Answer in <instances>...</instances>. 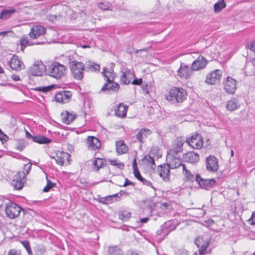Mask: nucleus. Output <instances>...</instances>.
Returning a JSON list of instances; mask_svg holds the SVG:
<instances>
[{
  "label": "nucleus",
  "mask_w": 255,
  "mask_h": 255,
  "mask_svg": "<svg viewBox=\"0 0 255 255\" xmlns=\"http://www.w3.org/2000/svg\"><path fill=\"white\" fill-rule=\"evenodd\" d=\"M9 67L13 70L19 71L24 68L23 63L20 61L17 55H13L8 62Z\"/></svg>",
  "instance_id": "nucleus-18"
},
{
  "label": "nucleus",
  "mask_w": 255,
  "mask_h": 255,
  "mask_svg": "<svg viewBox=\"0 0 255 255\" xmlns=\"http://www.w3.org/2000/svg\"><path fill=\"white\" fill-rule=\"evenodd\" d=\"M206 166L209 172H216L219 169L218 159L215 156L212 155L207 157L206 159Z\"/></svg>",
  "instance_id": "nucleus-12"
},
{
  "label": "nucleus",
  "mask_w": 255,
  "mask_h": 255,
  "mask_svg": "<svg viewBox=\"0 0 255 255\" xmlns=\"http://www.w3.org/2000/svg\"><path fill=\"white\" fill-rule=\"evenodd\" d=\"M183 149V143L181 142L178 141L175 147L172 148L169 150V154L171 156H177L179 152H181Z\"/></svg>",
  "instance_id": "nucleus-35"
},
{
  "label": "nucleus",
  "mask_w": 255,
  "mask_h": 255,
  "mask_svg": "<svg viewBox=\"0 0 255 255\" xmlns=\"http://www.w3.org/2000/svg\"><path fill=\"white\" fill-rule=\"evenodd\" d=\"M192 67L190 68L187 65L182 63L177 71V74L181 78L187 79L192 76Z\"/></svg>",
  "instance_id": "nucleus-16"
},
{
  "label": "nucleus",
  "mask_w": 255,
  "mask_h": 255,
  "mask_svg": "<svg viewBox=\"0 0 255 255\" xmlns=\"http://www.w3.org/2000/svg\"><path fill=\"white\" fill-rule=\"evenodd\" d=\"M119 218L122 220L123 222H127L131 217V214L128 211H123L119 213Z\"/></svg>",
  "instance_id": "nucleus-41"
},
{
  "label": "nucleus",
  "mask_w": 255,
  "mask_h": 255,
  "mask_svg": "<svg viewBox=\"0 0 255 255\" xmlns=\"http://www.w3.org/2000/svg\"><path fill=\"white\" fill-rule=\"evenodd\" d=\"M20 243L23 246V247L25 248L28 254L29 255H32V251L31 250L30 247V243H29V241H28L27 240L21 241Z\"/></svg>",
  "instance_id": "nucleus-43"
},
{
  "label": "nucleus",
  "mask_w": 255,
  "mask_h": 255,
  "mask_svg": "<svg viewBox=\"0 0 255 255\" xmlns=\"http://www.w3.org/2000/svg\"><path fill=\"white\" fill-rule=\"evenodd\" d=\"M61 118L62 123L68 125L75 119V115L66 111L61 114Z\"/></svg>",
  "instance_id": "nucleus-30"
},
{
  "label": "nucleus",
  "mask_w": 255,
  "mask_h": 255,
  "mask_svg": "<svg viewBox=\"0 0 255 255\" xmlns=\"http://www.w3.org/2000/svg\"><path fill=\"white\" fill-rule=\"evenodd\" d=\"M11 78L15 81H18L20 80V77L18 75L13 74L11 76Z\"/></svg>",
  "instance_id": "nucleus-59"
},
{
  "label": "nucleus",
  "mask_w": 255,
  "mask_h": 255,
  "mask_svg": "<svg viewBox=\"0 0 255 255\" xmlns=\"http://www.w3.org/2000/svg\"><path fill=\"white\" fill-rule=\"evenodd\" d=\"M194 243L199 248V253L201 255L203 254L206 251L209 246V243L207 242L203 243V239L200 237H198L195 239Z\"/></svg>",
  "instance_id": "nucleus-24"
},
{
  "label": "nucleus",
  "mask_w": 255,
  "mask_h": 255,
  "mask_svg": "<svg viewBox=\"0 0 255 255\" xmlns=\"http://www.w3.org/2000/svg\"><path fill=\"white\" fill-rule=\"evenodd\" d=\"M107 83L104 84L101 88L100 92H104L108 94H111L113 93L117 92L119 89V85L114 82V81H107Z\"/></svg>",
  "instance_id": "nucleus-13"
},
{
  "label": "nucleus",
  "mask_w": 255,
  "mask_h": 255,
  "mask_svg": "<svg viewBox=\"0 0 255 255\" xmlns=\"http://www.w3.org/2000/svg\"><path fill=\"white\" fill-rule=\"evenodd\" d=\"M51 87L47 86V87H39L35 89L36 90L38 91H42L43 92H46L47 91H49L51 90Z\"/></svg>",
  "instance_id": "nucleus-51"
},
{
  "label": "nucleus",
  "mask_w": 255,
  "mask_h": 255,
  "mask_svg": "<svg viewBox=\"0 0 255 255\" xmlns=\"http://www.w3.org/2000/svg\"><path fill=\"white\" fill-rule=\"evenodd\" d=\"M216 225L217 224H207V227L210 230L217 231V228H216Z\"/></svg>",
  "instance_id": "nucleus-56"
},
{
  "label": "nucleus",
  "mask_w": 255,
  "mask_h": 255,
  "mask_svg": "<svg viewBox=\"0 0 255 255\" xmlns=\"http://www.w3.org/2000/svg\"><path fill=\"white\" fill-rule=\"evenodd\" d=\"M26 137L28 138H30L33 140V137L34 136L31 135L28 131L26 130L25 132Z\"/></svg>",
  "instance_id": "nucleus-60"
},
{
  "label": "nucleus",
  "mask_w": 255,
  "mask_h": 255,
  "mask_svg": "<svg viewBox=\"0 0 255 255\" xmlns=\"http://www.w3.org/2000/svg\"><path fill=\"white\" fill-rule=\"evenodd\" d=\"M47 184L43 188V191L44 192H47L53 187L55 186V184L52 182L49 179L46 177Z\"/></svg>",
  "instance_id": "nucleus-42"
},
{
  "label": "nucleus",
  "mask_w": 255,
  "mask_h": 255,
  "mask_svg": "<svg viewBox=\"0 0 255 255\" xmlns=\"http://www.w3.org/2000/svg\"><path fill=\"white\" fill-rule=\"evenodd\" d=\"M65 71L66 68L63 65L55 62L48 66L46 72L49 76L58 79L65 74Z\"/></svg>",
  "instance_id": "nucleus-4"
},
{
  "label": "nucleus",
  "mask_w": 255,
  "mask_h": 255,
  "mask_svg": "<svg viewBox=\"0 0 255 255\" xmlns=\"http://www.w3.org/2000/svg\"><path fill=\"white\" fill-rule=\"evenodd\" d=\"M27 159V158H25ZM29 163L25 164L23 166V171H19L13 177L11 184L14 189L21 190L26 182V176L29 174L31 169V161L27 159Z\"/></svg>",
  "instance_id": "nucleus-1"
},
{
  "label": "nucleus",
  "mask_w": 255,
  "mask_h": 255,
  "mask_svg": "<svg viewBox=\"0 0 255 255\" xmlns=\"http://www.w3.org/2000/svg\"><path fill=\"white\" fill-rule=\"evenodd\" d=\"M226 6V3L224 0H219L214 5V10L215 12H220Z\"/></svg>",
  "instance_id": "nucleus-40"
},
{
  "label": "nucleus",
  "mask_w": 255,
  "mask_h": 255,
  "mask_svg": "<svg viewBox=\"0 0 255 255\" xmlns=\"http://www.w3.org/2000/svg\"><path fill=\"white\" fill-rule=\"evenodd\" d=\"M98 7L103 10H108L110 7V4L108 2H100L98 3Z\"/></svg>",
  "instance_id": "nucleus-47"
},
{
  "label": "nucleus",
  "mask_w": 255,
  "mask_h": 255,
  "mask_svg": "<svg viewBox=\"0 0 255 255\" xmlns=\"http://www.w3.org/2000/svg\"><path fill=\"white\" fill-rule=\"evenodd\" d=\"M46 72V66L41 61H35L28 71L30 75L37 76H41Z\"/></svg>",
  "instance_id": "nucleus-6"
},
{
  "label": "nucleus",
  "mask_w": 255,
  "mask_h": 255,
  "mask_svg": "<svg viewBox=\"0 0 255 255\" xmlns=\"http://www.w3.org/2000/svg\"><path fill=\"white\" fill-rule=\"evenodd\" d=\"M128 108V106L125 105L123 103H120L116 106L115 109V115L122 118L126 117Z\"/></svg>",
  "instance_id": "nucleus-23"
},
{
  "label": "nucleus",
  "mask_w": 255,
  "mask_h": 255,
  "mask_svg": "<svg viewBox=\"0 0 255 255\" xmlns=\"http://www.w3.org/2000/svg\"><path fill=\"white\" fill-rule=\"evenodd\" d=\"M22 209L17 204L9 202L6 204L5 211L7 216L10 219L17 217Z\"/></svg>",
  "instance_id": "nucleus-5"
},
{
  "label": "nucleus",
  "mask_w": 255,
  "mask_h": 255,
  "mask_svg": "<svg viewBox=\"0 0 255 255\" xmlns=\"http://www.w3.org/2000/svg\"><path fill=\"white\" fill-rule=\"evenodd\" d=\"M208 61L202 56H199L192 64V70L198 71L204 68L207 64Z\"/></svg>",
  "instance_id": "nucleus-19"
},
{
  "label": "nucleus",
  "mask_w": 255,
  "mask_h": 255,
  "mask_svg": "<svg viewBox=\"0 0 255 255\" xmlns=\"http://www.w3.org/2000/svg\"><path fill=\"white\" fill-rule=\"evenodd\" d=\"M124 192L121 191L118 193L113 195L108 196L105 198H101L99 200V202L104 204H109L113 203L114 201H116L120 199L123 195Z\"/></svg>",
  "instance_id": "nucleus-21"
},
{
  "label": "nucleus",
  "mask_w": 255,
  "mask_h": 255,
  "mask_svg": "<svg viewBox=\"0 0 255 255\" xmlns=\"http://www.w3.org/2000/svg\"><path fill=\"white\" fill-rule=\"evenodd\" d=\"M45 32L46 29L43 26L35 25L31 27L29 35L31 38L35 39L43 35Z\"/></svg>",
  "instance_id": "nucleus-14"
},
{
  "label": "nucleus",
  "mask_w": 255,
  "mask_h": 255,
  "mask_svg": "<svg viewBox=\"0 0 255 255\" xmlns=\"http://www.w3.org/2000/svg\"><path fill=\"white\" fill-rule=\"evenodd\" d=\"M109 255H123L124 252L117 246H113L109 247Z\"/></svg>",
  "instance_id": "nucleus-37"
},
{
  "label": "nucleus",
  "mask_w": 255,
  "mask_h": 255,
  "mask_svg": "<svg viewBox=\"0 0 255 255\" xmlns=\"http://www.w3.org/2000/svg\"><path fill=\"white\" fill-rule=\"evenodd\" d=\"M149 219L148 218H146V217L142 218L140 219V222L142 223H146L149 221Z\"/></svg>",
  "instance_id": "nucleus-61"
},
{
  "label": "nucleus",
  "mask_w": 255,
  "mask_h": 255,
  "mask_svg": "<svg viewBox=\"0 0 255 255\" xmlns=\"http://www.w3.org/2000/svg\"><path fill=\"white\" fill-rule=\"evenodd\" d=\"M109 162L112 165L116 166L120 169H123L124 167V164L122 162H118L115 159H109Z\"/></svg>",
  "instance_id": "nucleus-46"
},
{
  "label": "nucleus",
  "mask_w": 255,
  "mask_h": 255,
  "mask_svg": "<svg viewBox=\"0 0 255 255\" xmlns=\"http://www.w3.org/2000/svg\"><path fill=\"white\" fill-rule=\"evenodd\" d=\"M175 224H163L161 227L160 235H167L171 231L175 229Z\"/></svg>",
  "instance_id": "nucleus-29"
},
{
  "label": "nucleus",
  "mask_w": 255,
  "mask_h": 255,
  "mask_svg": "<svg viewBox=\"0 0 255 255\" xmlns=\"http://www.w3.org/2000/svg\"><path fill=\"white\" fill-rule=\"evenodd\" d=\"M183 174L187 181L193 182L195 181V177L189 170L187 169L185 164L182 165Z\"/></svg>",
  "instance_id": "nucleus-36"
},
{
  "label": "nucleus",
  "mask_w": 255,
  "mask_h": 255,
  "mask_svg": "<svg viewBox=\"0 0 255 255\" xmlns=\"http://www.w3.org/2000/svg\"><path fill=\"white\" fill-rule=\"evenodd\" d=\"M134 76V75L127 70L123 73L121 77V82L125 84L128 85L130 83V80Z\"/></svg>",
  "instance_id": "nucleus-33"
},
{
  "label": "nucleus",
  "mask_w": 255,
  "mask_h": 255,
  "mask_svg": "<svg viewBox=\"0 0 255 255\" xmlns=\"http://www.w3.org/2000/svg\"><path fill=\"white\" fill-rule=\"evenodd\" d=\"M240 107L239 103L237 99L232 98L227 102L226 108L230 111H234Z\"/></svg>",
  "instance_id": "nucleus-32"
},
{
  "label": "nucleus",
  "mask_w": 255,
  "mask_h": 255,
  "mask_svg": "<svg viewBox=\"0 0 255 255\" xmlns=\"http://www.w3.org/2000/svg\"><path fill=\"white\" fill-rule=\"evenodd\" d=\"M48 18L50 21L54 22L57 19V15L55 14H49L48 16Z\"/></svg>",
  "instance_id": "nucleus-55"
},
{
  "label": "nucleus",
  "mask_w": 255,
  "mask_h": 255,
  "mask_svg": "<svg viewBox=\"0 0 255 255\" xmlns=\"http://www.w3.org/2000/svg\"><path fill=\"white\" fill-rule=\"evenodd\" d=\"M116 150L119 154H122L128 151V147L123 140H119L116 142Z\"/></svg>",
  "instance_id": "nucleus-27"
},
{
  "label": "nucleus",
  "mask_w": 255,
  "mask_h": 255,
  "mask_svg": "<svg viewBox=\"0 0 255 255\" xmlns=\"http://www.w3.org/2000/svg\"><path fill=\"white\" fill-rule=\"evenodd\" d=\"M8 137L7 135L5 134L0 129V140L2 143L5 142L7 141Z\"/></svg>",
  "instance_id": "nucleus-49"
},
{
  "label": "nucleus",
  "mask_w": 255,
  "mask_h": 255,
  "mask_svg": "<svg viewBox=\"0 0 255 255\" xmlns=\"http://www.w3.org/2000/svg\"><path fill=\"white\" fill-rule=\"evenodd\" d=\"M32 140L39 144L49 143L51 142V140L49 138L43 135L34 136Z\"/></svg>",
  "instance_id": "nucleus-39"
},
{
  "label": "nucleus",
  "mask_w": 255,
  "mask_h": 255,
  "mask_svg": "<svg viewBox=\"0 0 255 255\" xmlns=\"http://www.w3.org/2000/svg\"><path fill=\"white\" fill-rule=\"evenodd\" d=\"M20 44L21 47V49L23 50L24 48L27 46V45H30L32 44L30 43V41L28 39V38L27 37H23L22 38L20 42Z\"/></svg>",
  "instance_id": "nucleus-45"
},
{
  "label": "nucleus",
  "mask_w": 255,
  "mask_h": 255,
  "mask_svg": "<svg viewBox=\"0 0 255 255\" xmlns=\"http://www.w3.org/2000/svg\"><path fill=\"white\" fill-rule=\"evenodd\" d=\"M16 11L14 8L4 9L0 13V19H7Z\"/></svg>",
  "instance_id": "nucleus-34"
},
{
  "label": "nucleus",
  "mask_w": 255,
  "mask_h": 255,
  "mask_svg": "<svg viewBox=\"0 0 255 255\" xmlns=\"http://www.w3.org/2000/svg\"><path fill=\"white\" fill-rule=\"evenodd\" d=\"M142 80L141 78L134 79L131 82L132 85H140L142 84Z\"/></svg>",
  "instance_id": "nucleus-52"
},
{
  "label": "nucleus",
  "mask_w": 255,
  "mask_h": 255,
  "mask_svg": "<svg viewBox=\"0 0 255 255\" xmlns=\"http://www.w3.org/2000/svg\"><path fill=\"white\" fill-rule=\"evenodd\" d=\"M188 252L184 249H180L176 252V255H187Z\"/></svg>",
  "instance_id": "nucleus-50"
},
{
  "label": "nucleus",
  "mask_w": 255,
  "mask_h": 255,
  "mask_svg": "<svg viewBox=\"0 0 255 255\" xmlns=\"http://www.w3.org/2000/svg\"><path fill=\"white\" fill-rule=\"evenodd\" d=\"M172 158L171 159L169 163H167V165L170 169H175L179 167H182V165L181 159L177 156H172Z\"/></svg>",
  "instance_id": "nucleus-26"
},
{
  "label": "nucleus",
  "mask_w": 255,
  "mask_h": 255,
  "mask_svg": "<svg viewBox=\"0 0 255 255\" xmlns=\"http://www.w3.org/2000/svg\"><path fill=\"white\" fill-rule=\"evenodd\" d=\"M134 176L140 181H141L144 185H146L149 187H152L154 191L156 190V189L152 186V183L150 181H148L146 179L143 178L139 171H136L135 173H134Z\"/></svg>",
  "instance_id": "nucleus-38"
},
{
  "label": "nucleus",
  "mask_w": 255,
  "mask_h": 255,
  "mask_svg": "<svg viewBox=\"0 0 255 255\" xmlns=\"http://www.w3.org/2000/svg\"><path fill=\"white\" fill-rule=\"evenodd\" d=\"M224 89L229 94H234L237 89V81L231 77L228 76L224 80Z\"/></svg>",
  "instance_id": "nucleus-7"
},
{
  "label": "nucleus",
  "mask_w": 255,
  "mask_h": 255,
  "mask_svg": "<svg viewBox=\"0 0 255 255\" xmlns=\"http://www.w3.org/2000/svg\"><path fill=\"white\" fill-rule=\"evenodd\" d=\"M71 96L72 93L70 91H63L57 93L55 99L57 102L65 104L70 101Z\"/></svg>",
  "instance_id": "nucleus-17"
},
{
  "label": "nucleus",
  "mask_w": 255,
  "mask_h": 255,
  "mask_svg": "<svg viewBox=\"0 0 255 255\" xmlns=\"http://www.w3.org/2000/svg\"><path fill=\"white\" fill-rule=\"evenodd\" d=\"M106 163V160L101 158H95L93 161V168L95 171H98L101 168H103Z\"/></svg>",
  "instance_id": "nucleus-31"
},
{
  "label": "nucleus",
  "mask_w": 255,
  "mask_h": 255,
  "mask_svg": "<svg viewBox=\"0 0 255 255\" xmlns=\"http://www.w3.org/2000/svg\"><path fill=\"white\" fill-rule=\"evenodd\" d=\"M132 168L134 171V173H135L136 171H139L137 168V165L136 163V158H135L132 162Z\"/></svg>",
  "instance_id": "nucleus-54"
},
{
  "label": "nucleus",
  "mask_w": 255,
  "mask_h": 255,
  "mask_svg": "<svg viewBox=\"0 0 255 255\" xmlns=\"http://www.w3.org/2000/svg\"><path fill=\"white\" fill-rule=\"evenodd\" d=\"M70 157V155L68 153L58 150L55 152L51 156L55 159L56 163L60 165H63L66 161L69 164Z\"/></svg>",
  "instance_id": "nucleus-10"
},
{
  "label": "nucleus",
  "mask_w": 255,
  "mask_h": 255,
  "mask_svg": "<svg viewBox=\"0 0 255 255\" xmlns=\"http://www.w3.org/2000/svg\"><path fill=\"white\" fill-rule=\"evenodd\" d=\"M102 75L105 77V80L106 81H114V70L111 67L110 68L108 69L104 68L103 71L102 72Z\"/></svg>",
  "instance_id": "nucleus-28"
},
{
  "label": "nucleus",
  "mask_w": 255,
  "mask_h": 255,
  "mask_svg": "<svg viewBox=\"0 0 255 255\" xmlns=\"http://www.w3.org/2000/svg\"><path fill=\"white\" fill-rule=\"evenodd\" d=\"M183 159L184 161L189 163H196L199 160V154L194 151H190L183 154Z\"/></svg>",
  "instance_id": "nucleus-22"
},
{
  "label": "nucleus",
  "mask_w": 255,
  "mask_h": 255,
  "mask_svg": "<svg viewBox=\"0 0 255 255\" xmlns=\"http://www.w3.org/2000/svg\"><path fill=\"white\" fill-rule=\"evenodd\" d=\"M86 68H87L88 70L91 71H99L100 69V66L98 64L92 63L89 64V65L86 67Z\"/></svg>",
  "instance_id": "nucleus-44"
},
{
  "label": "nucleus",
  "mask_w": 255,
  "mask_h": 255,
  "mask_svg": "<svg viewBox=\"0 0 255 255\" xmlns=\"http://www.w3.org/2000/svg\"><path fill=\"white\" fill-rule=\"evenodd\" d=\"M187 97V92L182 88L173 87L170 89L169 93L166 95L167 100L172 104L181 103Z\"/></svg>",
  "instance_id": "nucleus-2"
},
{
  "label": "nucleus",
  "mask_w": 255,
  "mask_h": 255,
  "mask_svg": "<svg viewBox=\"0 0 255 255\" xmlns=\"http://www.w3.org/2000/svg\"><path fill=\"white\" fill-rule=\"evenodd\" d=\"M170 168L167 164L158 166L157 169L158 174L164 181L167 182L170 179Z\"/></svg>",
  "instance_id": "nucleus-15"
},
{
  "label": "nucleus",
  "mask_w": 255,
  "mask_h": 255,
  "mask_svg": "<svg viewBox=\"0 0 255 255\" xmlns=\"http://www.w3.org/2000/svg\"><path fill=\"white\" fill-rule=\"evenodd\" d=\"M222 75V71L221 70H215L207 75L205 82L209 85H215L220 82Z\"/></svg>",
  "instance_id": "nucleus-8"
},
{
  "label": "nucleus",
  "mask_w": 255,
  "mask_h": 255,
  "mask_svg": "<svg viewBox=\"0 0 255 255\" xmlns=\"http://www.w3.org/2000/svg\"><path fill=\"white\" fill-rule=\"evenodd\" d=\"M151 131L148 128H141L136 134V139L140 142L143 143V139L146 138L148 135L151 134Z\"/></svg>",
  "instance_id": "nucleus-25"
},
{
  "label": "nucleus",
  "mask_w": 255,
  "mask_h": 255,
  "mask_svg": "<svg viewBox=\"0 0 255 255\" xmlns=\"http://www.w3.org/2000/svg\"><path fill=\"white\" fill-rule=\"evenodd\" d=\"M162 206L163 207H164L165 209H166L168 206H169V204L168 203H163L162 204H161Z\"/></svg>",
  "instance_id": "nucleus-62"
},
{
  "label": "nucleus",
  "mask_w": 255,
  "mask_h": 255,
  "mask_svg": "<svg viewBox=\"0 0 255 255\" xmlns=\"http://www.w3.org/2000/svg\"><path fill=\"white\" fill-rule=\"evenodd\" d=\"M69 65L73 77L78 80L82 79L85 70L84 64L81 62L69 59Z\"/></svg>",
  "instance_id": "nucleus-3"
},
{
  "label": "nucleus",
  "mask_w": 255,
  "mask_h": 255,
  "mask_svg": "<svg viewBox=\"0 0 255 255\" xmlns=\"http://www.w3.org/2000/svg\"><path fill=\"white\" fill-rule=\"evenodd\" d=\"M144 159L146 160L148 164H151V166L155 165L154 158L150 155H146L144 157Z\"/></svg>",
  "instance_id": "nucleus-48"
},
{
  "label": "nucleus",
  "mask_w": 255,
  "mask_h": 255,
  "mask_svg": "<svg viewBox=\"0 0 255 255\" xmlns=\"http://www.w3.org/2000/svg\"><path fill=\"white\" fill-rule=\"evenodd\" d=\"M252 218H253V221L251 223H255V212L253 213Z\"/></svg>",
  "instance_id": "nucleus-63"
},
{
  "label": "nucleus",
  "mask_w": 255,
  "mask_h": 255,
  "mask_svg": "<svg viewBox=\"0 0 255 255\" xmlns=\"http://www.w3.org/2000/svg\"><path fill=\"white\" fill-rule=\"evenodd\" d=\"M247 47L255 53V40L248 44Z\"/></svg>",
  "instance_id": "nucleus-53"
},
{
  "label": "nucleus",
  "mask_w": 255,
  "mask_h": 255,
  "mask_svg": "<svg viewBox=\"0 0 255 255\" xmlns=\"http://www.w3.org/2000/svg\"><path fill=\"white\" fill-rule=\"evenodd\" d=\"M17 148L19 150H22L23 149V146L21 147V146L18 143V145L17 146Z\"/></svg>",
  "instance_id": "nucleus-64"
},
{
  "label": "nucleus",
  "mask_w": 255,
  "mask_h": 255,
  "mask_svg": "<svg viewBox=\"0 0 255 255\" xmlns=\"http://www.w3.org/2000/svg\"><path fill=\"white\" fill-rule=\"evenodd\" d=\"M189 145L194 149H200L202 147L203 141L202 137L199 134H195L187 139Z\"/></svg>",
  "instance_id": "nucleus-11"
},
{
  "label": "nucleus",
  "mask_w": 255,
  "mask_h": 255,
  "mask_svg": "<svg viewBox=\"0 0 255 255\" xmlns=\"http://www.w3.org/2000/svg\"><path fill=\"white\" fill-rule=\"evenodd\" d=\"M133 185V183L129 181L128 178H126L125 180V182L124 184L123 185L124 187H126L128 185Z\"/></svg>",
  "instance_id": "nucleus-57"
},
{
  "label": "nucleus",
  "mask_w": 255,
  "mask_h": 255,
  "mask_svg": "<svg viewBox=\"0 0 255 255\" xmlns=\"http://www.w3.org/2000/svg\"><path fill=\"white\" fill-rule=\"evenodd\" d=\"M8 255H20V254L15 250H11L8 252Z\"/></svg>",
  "instance_id": "nucleus-58"
},
{
  "label": "nucleus",
  "mask_w": 255,
  "mask_h": 255,
  "mask_svg": "<svg viewBox=\"0 0 255 255\" xmlns=\"http://www.w3.org/2000/svg\"><path fill=\"white\" fill-rule=\"evenodd\" d=\"M87 144L89 149L95 150L101 147V142L95 136H89L87 138Z\"/></svg>",
  "instance_id": "nucleus-20"
},
{
  "label": "nucleus",
  "mask_w": 255,
  "mask_h": 255,
  "mask_svg": "<svg viewBox=\"0 0 255 255\" xmlns=\"http://www.w3.org/2000/svg\"><path fill=\"white\" fill-rule=\"evenodd\" d=\"M195 181L198 183L201 188L205 190H209L215 184L216 181L214 179H204L199 174L195 175Z\"/></svg>",
  "instance_id": "nucleus-9"
}]
</instances>
